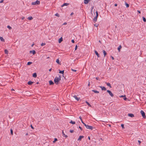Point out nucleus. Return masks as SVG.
<instances>
[{
	"instance_id": "f704fd0d",
	"label": "nucleus",
	"mask_w": 146,
	"mask_h": 146,
	"mask_svg": "<svg viewBox=\"0 0 146 146\" xmlns=\"http://www.w3.org/2000/svg\"><path fill=\"white\" fill-rule=\"evenodd\" d=\"M96 17H98V11H96Z\"/></svg>"
},
{
	"instance_id": "b1692460",
	"label": "nucleus",
	"mask_w": 146,
	"mask_h": 146,
	"mask_svg": "<svg viewBox=\"0 0 146 146\" xmlns=\"http://www.w3.org/2000/svg\"><path fill=\"white\" fill-rule=\"evenodd\" d=\"M33 19V17H32L31 16L29 17L27 19L29 20H31Z\"/></svg>"
},
{
	"instance_id": "aec40b11",
	"label": "nucleus",
	"mask_w": 146,
	"mask_h": 146,
	"mask_svg": "<svg viewBox=\"0 0 146 146\" xmlns=\"http://www.w3.org/2000/svg\"><path fill=\"white\" fill-rule=\"evenodd\" d=\"M0 39L1 41L4 42L5 40L3 39V37L0 36Z\"/></svg>"
},
{
	"instance_id": "09e8293b",
	"label": "nucleus",
	"mask_w": 146,
	"mask_h": 146,
	"mask_svg": "<svg viewBox=\"0 0 146 146\" xmlns=\"http://www.w3.org/2000/svg\"><path fill=\"white\" fill-rule=\"evenodd\" d=\"M111 59L112 60H114V57L113 56H111Z\"/></svg>"
},
{
	"instance_id": "f8f14e48",
	"label": "nucleus",
	"mask_w": 146,
	"mask_h": 146,
	"mask_svg": "<svg viewBox=\"0 0 146 146\" xmlns=\"http://www.w3.org/2000/svg\"><path fill=\"white\" fill-rule=\"evenodd\" d=\"M84 137L83 136H80L78 139V140L80 141Z\"/></svg>"
},
{
	"instance_id": "dca6fc26",
	"label": "nucleus",
	"mask_w": 146,
	"mask_h": 146,
	"mask_svg": "<svg viewBox=\"0 0 146 146\" xmlns=\"http://www.w3.org/2000/svg\"><path fill=\"white\" fill-rule=\"evenodd\" d=\"M103 53L104 54V56L105 57L107 54V53L106 52V51L104 50H103Z\"/></svg>"
},
{
	"instance_id": "5fc2aeb1",
	"label": "nucleus",
	"mask_w": 146,
	"mask_h": 146,
	"mask_svg": "<svg viewBox=\"0 0 146 146\" xmlns=\"http://www.w3.org/2000/svg\"><path fill=\"white\" fill-rule=\"evenodd\" d=\"M25 19V17H23L21 19L22 20H24Z\"/></svg>"
},
{
	"instance_id": "bb28decb",
	"label": "nucleus",
	"mask_w": 146,
	"mask_h": 146,
	"mask_svg": "<svg viewBox=\"0 0 146 146\" xmlns=\"http://www.w3.org/2000/svg\"><path fill=\"white\" fill-rule=\"evenodd\" d=\"M60 71V72H59V73H61V74H64V70H62V71H60Z\"/></svg>"
},
{
	"instance_id": "a18cd8bd",
	"label": "nucleus",
	"mask_w": 146,
	"mask_h": 146,
	"mask_svg": "<svg viewBox=\"0 0 146 146\" xmlns=\"http://www.w3.org/2000/svg\"><path fill=\"white\" fill-rule=\"evenodd\" d=\"M71 42L73 43H74V42H75V41L74 40H71Z\"/></svg>"
},
{
	"instance_id": "49530a36",
	"label": "nucleus",
	"mask_w": 146,
	"mask_h": 146,
	"mask_svg": "<svg viewBox=\"0 0 146 146\" xmlns=\"http://www.w3.org/2000/svg\"><path fill=\"white\" fill-rule=\"evenodd\" d=\"M81 122L84 125H85V124H86L85 123H84L82 121V120Z\"/></svg>"
},
{
	"instance_id": "774afa93",
	"label": "nucleus",
	"mask_w": 146,
	"mask_h": 146,
	"mask_svg": "<svg viewBox=\"0 0 146 146\" xmlns=\"http://www.w3.org/2000/svg\"><path fill=\"white\" fill-rule=\"evenodd\" d=\"M11 90H12V91H13V90H14L13 89H11Z\"/></svg>"
},
{
	"instance_id": "ddd939ff",
	"label": "nucleus",
	"mask_w": 146,
	"mask_h": 146,
	"mask_svg": "<svg viewBox=\"0 0 146 146\" xmlns=\"http://www.w3.org/2000/svg\"><path fill=\"white\" fill-rule=\"evenodd\" d=\"M63 41V38L62 37H61L59 38L58 40V42L60 43Z\"/></svg>"
},
{
	"instance_id": "9d476101",
	"label": "nucleus",
	"mask_w": 146,
	"mask_h": 146,
	"mask_svg": "<svg viewBox=\"0 0 146 146\" xmlns=\"http://www.w3.org/2000/svg\"><path fill=\"white\" fill-rule=\"evenodd\" d=\"M73 97L78 101L79 100L80 98H78L77 97V96L76 95H74L73 96Z\"/></svg>"
},
{
	"instance_id": "79ce46f5",
	"label": "nucleus",
	"mask_w": 146,
	"mask_h": 146,
	"mask_svg": "<svg viewBox=\"0 0 146 146\" xmlns=\"http://www.w3.org/2000/svg\"><path fill=\"white\" fill-rule=\"evenodd\" d=\"M123 99L125 100H126L127 99V98L125 97H125H124L123 98Z\"/></svg>"
},
{
	"instance_id": "a211bd4d",
	"label": "nucleus",
	"mask_w": 146,
	"mask_h": 146,
	"mask_svg": "<svg viewBox=\"0 0 146 146\" xmlns=\"http://www.w3.org/2000/svg\"><path fill=\"white\" fill-rule=\"evenodd\" d=\"M69 4V3H64L62 5L61 7H64V6H67Z\"/></svg>"
},
{
	"instance_id": "39448f33",
	"label": "nucleus",
	"mask_w": 146,
	"mask_h": 146,
	"mask_svg": "<svg viewBox=\"0 0 146 146\" xmlns=\"http://www.w3.org/2000/svg\"><path fill=\"white\" fill-rule=\"evenodd\" d=\"M107 92L109 93L110 95L112 97L113 96V94H112L111 91L110 90H107Z\"/></svg>"
},
{
	"instance_id": "e433bc0d",
	"label": "nucleus",
	"mask_w": 146,
	"mask_h": 146,
	"mask_svg": "<svg viewBox=\"0 0 146 146\" xmlns=\"http://www.w3.org/2000/svg\"><path fill=\"white\" fill-rule=\"evenodd\" d=\"M46 44L44 43H42L41 44V45L42 46H44V45H45Z\"/></svg>"
},
{
	"instance_id": "de8ad7c7",
	"label": "nucleus",
	"mask_w": 146,
	"mask_h": 146,
	"mask_svg": "<svg viewBox=\"0 0 146 146\" xmlns=\"http://www.w3.org/2000/svg\"><path fill=\"white\" fill-rule=\"evenodd\" d=\"M79 128L80 129H81V130H82V128L80 127V126H79Z\"/></svg>"
},
{
	"instance_id": "4d7b16f0",
	"label": "nucleus",
	"mask_w": 146,
	"mask_h": 146,
	"mask_svg": "<svg viewBox=\"0 0 146 146\" xmlns=\"http://www.w3.org/2000/svg\"><path fill=\"white\" fill-rule=\"evenodd\" d=\"M107 125H108L110 127H111V125L110 124H107Z\"/></svg>"
},
{
	"instance_id": "412c9836",
	"label": "nucleus",
	"mask_w": 146,
	"mask_h": 146,
	"mask_svg": "<svg viewBox=\"0 0 146 146\" xmlns=\"http://www.w3.org/2000/svg\"><path fill=\"white\" fill-rule=\"evenodd\" d=\"M49 84L50 85H52L54 84V82L52 80H50L49 81Z\"/></svg>"
},
{
	"instance_id": "a878e982",
	"label": "nucleus",
	"mask_w": 146,
	"mask_h": 146,
	"mask_svg": "<svg viewBox=\"0 0 146 146\" xmlns=\"http://www.w3.org/2000/svg\"><path fill=\"white\" fill-rule=\"evenodd\" d=\"M69 123L73 124H74L75 123V121H73L72 120H71V121Z\"/></svg>"
},
{
	"instance_id": "f257e3e1",
	"label": "nucleus",
	"mask_w": 146,
	"mask_h": 146,
	"mask_svg": "<svg viewBox=\"0 0 146 146\" xmlns=\"http://www.w3.org/2000/svg\"><path fill=\"white\" fill-rule=\"evenodd\" d=\"M60 78L56 76V77L54 80V81L55 84H58V82L60 80L61 77L60 76Z\"/></svg>"
},
{
	"instance_id": "cd10ccee",
	"label": "nucleus",
	"mask_w": 146,
	"mask_h": 146,
	"mask_svg": "<svg viewBox=\"0 0 146 146\" xmlns=\"http://www.w3.org/2000/svg\"><path fill=\"white\" fill-rule=\"evenodd\" d=\"M56 63H58V64H60V62H59V59H57L56 60Z\"/></svg>"
},
{
	"instance_id": "4468645a",
	"label": "nucleus",
	"mask_w": 146,
	"mask_h": 146,
	"mask_svg": "<svg viewBox=\"0 0 146 146\" xmlns=\"http://www.w3.org/2000/svg\"><path fill=\"white\" fill-rule=\"evenodd\" d=\"M89 1V0H84V2L85 4H87L88 3Z\"/></svg>"
},
{
	"instance_id": "1a4fd4ad",
	"label": "nucleus",
	"mask_w": 146,
	"mask_h": 146,
	"mask_svg": "<svg viewBox=\"0 0 146 146\" xmlns=\"http://www.w3.org/2000/svg\"><path fill=\"white\" fill-rule=\"evenodd\" d=\"M94 52L97 55V57H100V56L98 52L96 50H95Z\"/></svg>"
},
{
	"instance_id": "0e129e2a",
	"label": "nucleus",
	"mask_w": 146,
	"mask_h": 146,
	"mask_svg": "<svg viewBox=\"0 0 146 146\" xmlns=\"http://www.w3.org/2000/svg\"><path fill=\"white\" fill-rule=\"evenodd\" d=\"M52 70V68H50V69L49 70V71H51Z\"/></svg>"
},
{
	"instance_id": "423d86ee",
	"label": "nucleus",
	"mask_w": 146,
	"mask_h": 146,
	"mask_svg": "<svg viewBox=\"0 0 146 146\" xmlns=\"http://www.w3.org/2000/svg\"><path fill=\"white\" fill-rule=\"evenodd\" d=\"M62 135L64 137H65L66 138H67L68 137V136L67 135H66L65 134V133H64V132L63 130H62Z\"/></svg>"
},
{
	"instance_id": "9b49d317",
	"label": "nucleus",
	"mask_w": 146,
	"mask_h": 146,
	"mask_svg": "<svg viewBox=\"0 0 146 146\" xmlns=\"http://www.w3.org/2000/svg\"><path fill=\"white\" fill-rule=\"evenodd\" d=\"M30 53H32L33 55L36 53V52L35 50H31L30 51Z\"/></svg>"
},
{
	"instance_id": "c85d7f7f",
	"label": "nucleus",
	"mask_w": 146,
	"mask_h": 146,
	"mask_svg": "<svg viewBox=\"0 0 146 146\" xmlns=\"http://www.w3.org/2000/svg\"><path fill=\"white\" fill-rule=\"evenodd\" d=\"M86 103L87 104V105L90 107H91V106L90 104L87 101H86Z\"/></svg>"
},
{
	"instance_id": "69168bd1",
	"label": "nucleus",
	"mask_w": 146,
	"mask_h": 146,
	"mask_svg": "<svg viewBox=\"0 0 146 146\" xmlns=\"http://www.w3.org/2000/svg\"><path fill=\"white\" fill-rule=\"evenodd\" d=\"M66 24H67V23H64V24H64V25H66Z\"/></svg>"
},
{
	"instance_id": "c9c22d12",
	"label": "nucleus",
	"mask_w": 146,
	"mask_h": 146,
	"mask_svg": "<svg viewBox=\"0 0 146 146\" xmlns=\"http://www.w3.org/2000/svg\"><path fill=\"white\" fill-rule=\"evenodd\" d=\"M10 131H11V134L12 135H13V131L12 129H11Z\"/></svg>"
},
{
	"instance_id": "e2e57ef3",
	"label": "nucleus",
	"mask_w": 146,
	"mask_h": 146,
	"mask_svg": "<svg viewBox=\"0 0 146 146\" xmlns=\"http://www.w3.org/2000/svg\"><path fill=\"white\" fill-rule=\"evenodd\" d=\"M137 11L139 13H141V12L140 11Z\"/></svg>"
},
{
	"instance_id": "c03bdc74",
	"label": "nucleus",
	"mask_w": 146,
	"mask_h": 146,
	"mask_svg": "<svg viewBox=\"0 0 146 146\" xmlns=\"http://www.w3.org/2000/svg\"><path fill=\"white\" fill-rule=\"evenodd\" d=\"M77 45H76L75 48V50H76L77 49Z\"/></svg>"
},
{
	"instance_id": "393cba45",
	"label": "nucleus",
	"mask_w": 146,
	"mask_h": 146,
	"mask_svg": "<svg viewBox=\"0 0 146 146\" xmlns=\"http://www.w3.org/2000/svg\"><path fill=\"white\" fill-rule=\"evenodd\" d=\"M97 17L96 16L93 19V21L95 22L97 20Z\"/></svg>"
},
{
	"instance_id": "0eeeda50",
	"label": "nucleus",
	"mask_w": 146,
	"mask_h": 146,
	"mask_svg": "<svg viewBox=\"0 0 146 146\" xmlns=\"http://www.w3.org/2000/svg\"><path fill=\"white\" fill-rule=\"evenodd\" d=\"M100 87L101 88L102 90H106V88L104 86H100Z\"/></svg>"
},
{
	"instance_id": "c756f323",
	"label": "nucleus",
	"mask_w": 146,
	"mask_h": 146,
	"mask_svg": "<svg viewBox=\"0 0 146 146\" xmlns=\"http://www.w3.org/2000/svg\"><path fill=\"white\" fill-rule=\"evenodd\" d=\"M5 52V54H8V51L7 49H5L4 50Z\"/></svg>"
},
{
	"instance_id": "72a5a7b5",
	"label": "nucleus",
	"mask_w": 146,
	"mask_h": 146,
	"mask_svg": "<svg viewBox=\"0 0 146 146\" xmlns=\"http://www.w3.org/2000/svg\"><path fill=\"white\" fill-rule=\"evenodd\" d=\"M7 27L9 29V30H11L12 29V28L11 27H10L9 25H8L7 26Z\"/></svg>"
},
{
	"instance_id": "4c0bfd02",
	"label": "nucleus",
	"mask_w": 146,
	"mask_h": 146,
	"mask_svg": "<svg viewBox=\"0 0 146 146\" xmlns=\"http://www.w3.org/2000/svg\"><path fill=\"white\" fill-rule=\"evenodd\" d=\"M125 5L126 6V7H128L129 6V5L127 3H125Z\"/></svg>"
},
{
	"instance_id": "3c124183",
	"label": "nucleus",
	"mask_w": 146,
	"mask_h": 146,
	"mask_svg": "<svg viewBox=\"0 0 146 146\" xmlns=\"http://www.w3.org/2000/svg\"><path fill=\"white\" fill-rule=\"evenodd\" d=\"M138 142L140 144L141 143V141L140 140H138Z\"/></svg>"
},
{
	"instance_id": "338daca9",
	"label": "nucleus",
	"mask_w": 146,
	"mask_h": 146,
	"mask_svg": "<svg viewBox=\"0 0 146 146\" xmlns=\"http://www.w3.org/2000/svg\"><path fill=\"white\" fill-rule=\"evenodd\" d=\"M90 82H89V83H88V86H90Z\"/></svg>"
},
{
	"instance_id": "6e6d98bb",
	"label": "nucleus",
	"mask_w": 146,
	"mask_h": 146,
	"mask_svg": "<svg viewBox=\"0 0 146 146\" xmlns=\"http://www.w3.org/2000/svg\"><path fill=\"white\" fill-rule=\"evenodd\" d=\"M74 14V13H73V12L72 13H71V14H70V15H71V16L72 15H73Z\"/></svg>"
},
{
	"instance_id": "2eb2a0df",
	"label": "nucleus",
	"mask_w": 146,
	"mask_h": 146,
	"mask_svg": "<svg viewBox=\"0 0 146 146\" xmlns=\"http://www.w3.org/2000/svg\"><path fill=\"white\" fill-rule=\"evenodd\" d=\"M33 83V82H32L31 81H29L28 82V84L29 85H32Z\"/></svg>"
},
{
	"instance_id": "6ab92c4d",
	"label": "nucleus",
	"mask_w": 146,
	"mask_h": 146,
	"mask_svg": "<svg viewBox=\"0 0 146 146\" xmlns=\"http://www.w3.org/2000/svg\"><path fill=\"white\" fill-rule=\"evenodd\" d=\"M33 76L34 78H36L37 76V74L36 73H34L33 74Z\"/></svg>"
},
{
	"instance_id": "58836bf2",
	"label": "nucleus",
	"mask_w": 146,
	"mask_h": 146,
	"mask_svg": "<svg viewBox=\"0 0 146 146\" xmlns=\"http://www.w3.org/2000/svg\"><path fill=\"white\" fill-rule=\"evenodd\" d=\"M55 15V16H57L58 17H60V15H59V14H58V13H56Z\"/></svg>"
},
{
	"instance_id": "f03ea898",
	"label": "nucleus",
	"mask_w": 146,
	"mask_h": 146,
	"mask_svg": "<svg viewBox=\"0 0 146 146\" xmlns=\"http://www.w3.org/2000/svg\"><path fill=\"white\" fill-rule=\"evenodd\" d=\"M85 126L87 129L92 130L94 128L93 127L89 125L86 124H85Z\"/></svg>"
},
{
	"instance_id": "2f4dec72",
	"label": "nucleus",
	"mask_w": 146,
	"mask_h": 146,
	"mask_svg": "<svg viewBox=\"0 0 146 146\" xmlns=\"http://www.w3.org/2000/svg\"><path fill=\"white\" fill-rule=\"evenodd\" d=\"M32 63V62H28L27 64V65H29L31 64Z\"/></svg>"
},
{
	"instance_id": "13d9d810",
	"label": "nucleus",
	"mask_w": 146,
	"mask_h": 146,
	"mask_svg": "<svg viewBox=\"0 0 146 146\" xmlns=\"http://www.w3.org/2000/svg\"><path fill=\"white\" fill-rule=\"evenodd\" d=\"M125 95H124V96L122 95V96H121L120 97H125Z\"/></svg>"
},
{
	"instance_id": "20e7f679",
	"label": "nucleus",
	"mask_w": 146,
	"mask_h": 146,
	"mask_svg": "<svg viewBox=\"0 0 146 146\" xmlns=\"http://www.w3.org/2000/svg\"><path fill=\"white\" fill-rule=\"evenodd\" d=\"M140 112L143 117L144 118H146V116L144 111L143 110H141Z\"/></svg>"
},
{
	"instance_id": "052dcab7",
	"label": "nucleus",
	"mask_w": 146,
	"mask_h": 146,
	"mask_svg": "<svg viewBox=\"0 0 146 146\" xmlns=\"http://www.w3.org/2000/svg\"><path fill=\"white\" fill-rule=\"evenodd\" d=\"M88 139H89V140H90V137L89 136H88Z\"/></svg>"
},
{
	"instance_id": "864d4df0",
	"label": "nucleus",
	"mask_w": 146,
	"mask_h": 146,
	"mask_svg": "<svg viewBox=\"0 0 146 146\" xmlns=\"http://www.w3.org/2000/svg\"><path fill=\"white\" fill-rule=\"evenodd\" d=\"M80 119L81 120V121L82 120L81 116H80L79 117Z\"/></svg>"
},
{
	"instance_id": "5701e85b",
	"label": "nucleus",
	"mask_w": 146,
	"mask_h": 146,
	"mask_svg": "<svg viewBox=\"0 0 146 146\" xmlns=\"http://www.w3.org/2000/svg\"><path fill=\"white\" fill-rule=\"evenodd\" d=\"M106 84L108 86H109L110 87V88H111V84H110V83H106Z\"/></svg>"
},
{
	"instance_id": "ea45409f",
	"label": "nucleus",
	"mask_w": 146,
	"mask_h": 146,
	"mask_svg": "<svg viewBox=\"0 0 146 146\" xmlns=\"http://www.w3.org/2000/svg\"><path fill=\"white\" fill-rule=\"evenodd\" d=\"M121 126L122 127V128H123V129H124V124H121Z\"/></svg>"
},
{
	"instance_id": "603ef678",
	"label": "nucleus",
	"mask_w": 146,
	"mask_h": 146,
	"mask_svg": "<svg viewBox=\"0 0 146 146\" xmlns=\"http://www.w3.org/2000/svg\"><path fill=\"white\" fill-rule=\"evenodd\" d=\"M99 77H97L96 78V79L97 80H99Z\"/></svg>"
},
{
	"instance_id": "6e6552de",
	"label": "nucleus",
	"mask_w": 146,
	"mask_h": 146,
	"mask_svg": "<svg viewBox=\"0 0 146 146\" xmlns=\"http://www.w3.org/2000/svg\"><path fill=\"white\" fill-rule=\"evenodd\" d=\"M128 115L129 116L131 117H133L134 116L133 114L132 113H129Z\"/></svg>"
},
{
	"instance_id": "bf43d9fd",
	"label": "nucleus",
	"mask_w": 146,
	"mask_h": 146,
	"mask_svg": "<svg viewBox=\"0 0 146 146\" xmlns=\"http://www.w3.org/2000/svg\"><path fill=\"white\" fill-rule=\"evenodd\" d=\"M31 128L33 129H34V128L33 127V126H32V125H31Z\"/></svg>"
},
{
	"instance_id": "4be33fe9",
	"label": "nucleus",
	"mask_w": 146,
	"mask_h": 146,
	"mask_svg": "<svg viewBox=\"0 0 146 146\" xmlns=\"http://www.w3.org/2000/svg\"><path fill=\"white\" fill-rule=\"evenodd\" d=\"M121 48V45H119L117 48V49L119 52L120 51V50Z\"/></svg>"
},
{
	"instance_id": "f3484780",
	"label": "nucleus",
	"mask_w": 146,
	"mask_h": 146,
	"mask_svg": "<svg viewBox=\"0 0 146 146\" xmlns=\"http://www.w3.org/2000/svg\"><path fill=\"white\" fill-rule=\"evenodd\" d=\"M92 91L94 92L95 93H99V92L98 91H97V90H92Z\"/></svg>"
},
{
	"instance_id": "680f3d73",
	"label": "nucleus",
	"mask_w": 146,
	"mask_h": 146,
	"mask_svg": "<svg viewBox=\"0 0 146 146\" xmlns=\"http://www.w3.org/2000/svg\"><path fill=\"white\" fill-rule=\"evenodd\" d=\"M114 6H117V4H114Z\"/></svg>"
},
{
	"instance_id": "473e14b6",
	"label": "nucleus",
	"mask_w": 146,
	"mask_h": 146,
	"mask_svg": "<svg viewBox=\"0 0 146 146\" xmlns=\"http://www.w3.org/2000/svg\"><path fill=\"white\" fill-rule=\"evenodd\" d=\"M143 21L145 22L146 21V19L144 17H143Z\"/></svg>"
},
{
	"instance_id": "37998d69",
	"label": "nucleus",
	"mask_w": 146,
	"mask_h": 146,
	"mask_svg": "<svg viewBox=\"0 0 146 146\" xmlns=\"http://www.w3.org/2000/svg\"><path fill=\"white\" fill-rule=\"evenodd\" d=\"M71 70L74 72H76V70L73 69H71Z\"/></svg>"
},
{
	"instance_id": "7ed1b4c3",
	"label": "nucleus",
	"mask_w": 146,
	"mask_h": 146,
	"mask_svg": "<svg viewBox=\"0 0 146 146\" xmlns=\"http://www.w3.org/2000/svg\"><path fill=\"white\" fill-rule=\"evenodd\" d=\"M40 4V1L38 0H36V1L32 2V5H39Z\"/></svg>"
},
{
	"instance_id": "a19ab883",
	"label": "nucleus",
	"mask_w": 146,
	"mask_h": 146,
	"mask_svg": "<svg viewBox=\"0 0 146 146\" xmlns=\"http://www.w3.org/2000/svg\"><path fill=\"white\" fill-rule=\"evenodd\" d=\"M74 131L73 130H70V132L71 133H73V132H74Z\"/></svg>"
},
{
	"instance_id": "8fccbe9b",
	"label": "nucleus",
	"mask_w": 146,
	"mask_h": 146,
	"mask_svg": "<svg viewBox=\"0 0 146 146\" xmlns=\"http://www.w3.org/2000/svg\"><path fill=\"white\" fill-rule=\"evenodd\" d=\"M3 1H4L3 0H1L0 1V3H3Z\"/></svg>"
},
{
	"instance_id": "7c9ffc66",
	"label": "nucleus",
	"mask_w": 146,
	"mask_h": 146,
	"mask_svg": "<svg viewBox=\"0 0 146 146\" xmlns=\"http://www.w3.org/2000/svg\"><path fill=\"white\" fill-rule=\"evenodd\" d=\"M58 140V139L57 138H55L54 139V140L53 141V143H55V142Z\"/></svg>"
}]
</instances>
